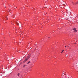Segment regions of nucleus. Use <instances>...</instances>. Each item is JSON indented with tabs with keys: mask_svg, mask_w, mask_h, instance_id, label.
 <instances>
[{
	"mask_svg": "<svg viewBox=\"0 0 78 78\" xmlns=\"http://www.w3.org/2000/svg\"><path fill=\"white\" fill-rule=\"evenodd\" d=\"M30 55H29L28 56H27V57L26 58V59L23 62L24 63L30 58Z\"/></svg>",
	"mask_w": 78,
	"mask_h": 78,
	"instance_id": "obj_1",
	"label": "nucleus"
},
{
	"mask_svg": "<svg viewBox=\"0 0 78 78\" xmlns=\"http://www.w3.org/2000/svg\"><path fill=\"white\" fill-rule=\"evenodd\" d=\"M73 30L74 32H75V33H76V32H77V30H76V28H74L73 29Z\"/></svg>",
	"mask_w": 78,
	"mask_h": 78,
	"instance_id": "obj_2",
	"label": "nucleus"
},
{
	"mask_svg": "<svg viewBox=\"0 0 78 78\" xmlns=\"http://www.w3.org/2000/svg\"><path fill=\"white\" fill-rule=\"evenodd\" d=\"M9 12L10 13H11V10H9V14H11V13H9Z\"/></svg>",
	"mask_w": 78,
	"mask_h": 78,
	"instance_id": "obj_3",
	"label": "nucleus"
},
{
	"mask_svg": "<svg viewBox=\"0 0 78 78\" xmlns=\"http://www.w3.org/2000/svg\"><path fill=\"white\" fill-rule=\"evenodd\" d=\"M30 61H29L28 63H27V64H30Z\"/></svg>",
	"mask_w": 78,
	"mask_h": 78,
	"instance_id": "obj_4",
	"label": "nucleus"
},
{
	"mask_svg": "<svg viewBox=\"0 0 78 78\" xmlns=\"http://www.w3.org/2000/svg\"><path fill=\"white\" fill-rule=\"evenodd\" d=\"M20 75V73H18L17 74V76H19Z\"/></svg>",
	"mask_w": 78,
	"mask_h": 78,
	"instance_id": "obj_5",
	"label": "nucleus"
},
{
	"mask_svg": "<svg viewBox=\"0 0 78 78\" xmlns=\"http://www.w3.org/2000/svg\"><path fill=\"white\" fill-rule=\"evenodd\" d=\"M75 5L76 4H78V1L76 2L75 4Z\"/></svg>",
	"mask_w": 78,
	"mask_h": 78,
	"instance_id": "obj_6",
	"label": "nucleus"
},
{
	"mask_svg": "<svg viewBox=\"0 0 78 78\" xmlns=\"http://www.w3.org/2000/svg\"><path fill=\"white\" fill-rule=\"evenodd\" d=\"M16 24H17V25H19V23H17L16 21Z\"/></svg>",
	"mask_w": 78,
	"mask_h": 78,
	"instance_id": "obj_7",
	"label": "nucleus"
},
{
	"mask_svg": "<svg viewBox=\"0 0 78 78\" xmlns=\"http://www.w3.org/2000/svg\"><path fill=\"white\" fill-rule=\"evenodd\" d=\"M63 51H64V50H63L61 52V53H63Z\"/></svg>",
	"mask_w": 78,
	"mask_h": 78,
	"instance_id": "obj_8",
	"label": "nucleus"
},
{
	"mask_svg": "<svg viewBox=\"0 0 78 78\" xmlns=\"http://www.w3.org/2000/svg\"><path fill=\"white\" fill-rule=\"evenodd\" d=\"M26 66V65H24L23 66V67H25Z\"/></svg>",
	"mask_w": 78,
	"mask_h": 78,
	"instance_id": "obj_9",
	"label": "nucleus"
},
{
	"mask_svg": "<svg viewBox=\"0 0 78 78\" xmlns=\"http://www.w3.org/2000/svg\"><path fill=\"white\" fill-rule=\"evenodd\" d=\"M72 3L73 4V5H74V4H73V2H72Z\"/></svg>",
	"mask_w": 78,
	"mask_h": 78,
	"instance_id": "obj_10",
	"label": "nucleus"
},
{
	"mask_svg": "<svg viewBox=\"0 0 78 78\" xmlns=\"http://www.w3.org/2000/svg\"><path fill=\"white\" fill-rule=\"evenodd\" d=\"M32 66H34V65H33V64H32Z\"/></svg>",
	"mask_w": 78,
	"mask_h": 78,
	"instance_id": "obj_11",
	"label": "nucleus"
},
{
	"mask_svg": "<svg viewBox=\"0 0 78 78\" xmlns=\"http://www.w3.org/2000/svg\"><path fill=\"white\" fill-rule=\"evenodd\" d=\"M17 8V7H16V8H15V9H16V8Z\"/></svg>",
	"mask_w": 78,
	"mask_h": 78,
	"instance_id": "obj_12",
	"label": "nucleus"
},
{
	"mask_svg": "<svg viewBox=\"0 0 78 78\" xmlns=\"http://www.w3.org/2000/svg\"><path fill=\"white\" fill-rule=\"evenodd\" d=\"M66 47V46H65V47Z\"/></svg>",
	"mask_w": 78,
	"mask_h": 78,
	"instance_id": "obj_13",
	"label": "nucleus"
},
{
	"mask_svg": "<svg viewBox=\"0 0 78 78\" xmlns=\"http://www.w3.org/2000/svg\"><path fill=\"white\" fill-rule=\"evenodd\" d=\"M68 47H69V46H68Z\"/></svg>",
	"mask_w": 78,
	"mask_h": 78,
	"instance_id": "obj_14",
	"label": "nucleus"
},
{
	"mask_svg": "<svg viewBox=\"0 0 78 78\" xmlns=\"http://www.w3.org/2000/svg\"><path fill=\"white\" fill-rule=\"evenodd\" d=\"M50 37H49V38H50Z\"/></svg>",
	"mask_w": 78,
	"mask_h": 78,
	"instance_id": "obj_15",
	"label": "nucleus"
},
{
	"mask_svg": "<svg viewBox=\"0 0 78 78\" xmlns=\"http://www.w3.org/2000/svg\"><path fill=\"white\" fill-rule=\"evenodd\" d=\"M5 8H6V7L5 6Z\"/></svg>",
	"mask_w": 78,
	"mask_h": 78,
	"instance_id": "obj_16",
	"label": "nucleus"
}]
</instances>
